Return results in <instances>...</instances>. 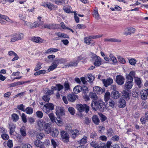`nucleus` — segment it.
I'll use <instances>...</instances> for the list:
<instances>
[{"mask_svg": "<svg viewBox=\"0 0 148 148\" xmlns=\"http://www.w3.org/2000/svg\"><path fill=\"white\" fill-rule=\"evenodd\" d=\"M67 62V60L66 58H56L53 61L51 65L49 66L48 70L49 71H52L56 69L59 64H64Z\"/></svg>", "mask_w": 148, "mask_h": 148, "instance_id": "nucleus-1", "label": "nucleus"}, {"mask_svg": "<svg viewBox=\"0 0 148 148\" xmlns=\"http://www.w3.org/2000/svg\"><path fill=\"white\" fill-rule=\"evenodd\" d=\"M41 109L44 112L48 114L50 112V110L52 111L54 109V105L51 103L47 102L42 107Z\"/></svg>", "mask_w": 148, "mask_h": 148, "instance_id": "nucleus-2", "label": "nucleus"}, {"mask_svg": "<svg viewBox=\"0 0 148 148\" xmlns=\"http://www.w3.org/2000/svg\"><path fill=\"white\" fill-rule=\"evenodd\" d=\"M76 108L80 112H82L85 111L86 113H87L89 110V107L86 104H78L76 105Z\"/></svg>", "mask_w": 148, "mask_h": 148, "instance_id": "nucleus-3", "label": "nucleus"}, {"mask_svg": "<svg viewBox=\"0 0 148 148\" xmlns=\"http://www.w3.org/2000/svg\"><path fill=\"white\" fill-rule=\"evenodd\" d=\"M91 58L94 61V64L96 66H99L101 64V59L99 56L92 53Z\"/></svg>", "mask_w": 148, "mask_h": 148, "instance_id": "nucleus-4", "label": "nucleus"}, {"mask_svg": "<svg viewBox=\"0 0 148 148\" xmlns=\"http://www.w3.org/2000/svg\"><path fill=\"white\" fill-rule=\"evenodd\" d=\"M61 140L64 143H67L69 141V136L67 132L64 130H62L60 132Z\"/></svg>", "mask_w": 148, "mask_h": 148, "instance_id": "nucleus-5", "label": "nucleus"}, {"mask_svg": "<svg viewBox=\"0 0 148 148\" xmlns=\"http://www.w3.org/2000/svg\"><path fill=\"white\" fill-rule=\"evenodd\" d=\"M101 100L99 99L92 100L91 103V107L95 110L97 111L99 110V104L102 103Z\"/></svg>", "mask_w": 148, "mask_h": 148, "instance_id": "nucleus-6", "label": "nucleus"}, {"mask_svg": "<svg viewBox=\"0 0 148 148\" xmlns=\"http://www.w3.org/2000/svg\"><path fill=\"white\" fill-rule=\"evenodd\" d=\"M60 25L55 23L45 24L44 25V27L50 29H59Z\"/></svg>", "mask_w": 148, "mask_h": 148, "instance_id": "nucleus-7", "label": "nucleus"}, {"mask_svg": "<svg viewBox=\"0 0 148 148\" xmlns=\"http://www.w3.org/2000/svg\"><path fill=\"white\" fill-rule=\"evenodd\" d=\"M116 82L119 85H122L124 83L125 78L121 75H118L116 77Z\"/></svg>", "mask_w": 148, "mask_h": 148, "instance_id": "nucleus-8", "label": "nucleus"}, {"mask_svg": "<svg viewBox=\"0 0 148 148\" xmlns=\"http://www.w3.org/2000/svg\"><path fill=\"white\" fill-rule=\"evenodd\" d=\"M68 100L70 102H73L75 101L77 99H78V96L73 94H69L67 96Z\"/></svg>", "mask_w": 148, "mask_h": 148, "instance_id": "nucleus-9", "label": "nucleus"}, {"mask_svg": "<svg viewBox=\"0 0 148 148\" xmlns=\"http://www.w3.org/2000/svg\"><path fill=\"white\" fill-rule=\"evenodd\" d=\"M141 98L143 100H145L148 96V89L142 90L140 92Z\"/></svg>", "mask_w": 148, "mask_h": 148, "instance_id": "nucleus-10", "label": "nucleus"}, {"mask_svg": "<svg viewBox=\"0 0 148 148\" xmlns=\"http://www.w3.org/2000/svg\"><path fill=\"white\" fill-rule=\"evenodd\" d=\"M102 81L106 87L111 85L113 82V80L112 79L110 78L106 80L105 79H103Z\"/></svg>", "mask_w": 148, "mask_h": 148, "instance_id": "nucleus-11", "label": "nucleus"}, {"mask_svg": "<svg viewBox=\"0 0 148 148\" xmlns=\"http://www.w3.org/2000/svg\"><path fill=\"white\" fill-rule=\"evenodd\" d=\"M51 123H45L44 126V130L46 133L49 134L51 132Z\"/></svg>", "mask_w": 148, "mask_h": 148, "instance_id": "nucleus-12", "label": "nucleus"}, {"mask_svg": "<svg viewBox=\"0 0 148 148\" xmlns=\"http://www.w3.org/2000/svg\"><path fill=\"white\" fill-rule=\"evenodd\" d=\"M37 124L39 129L40 130H44V126L45 124V123L44 122L41 120L39 119L37 121Z\"/></svg>", "mask_w": 148, "mask_h": 148, "instance_id": "nucleus-13", "label": "nucleus"}, {"mask_svg": "<svg viewBox=\"0 0 148 148\" xmlns=\"http://www.w3.org/2000/svg\"><path fill=\"white\" fill-rule=\"evenodd\" d=\"M112 97L114 99H117L119 98L120 94L119 92L114 89L113 91L111 93Z\"/></svg>", "mask_w": 148, "mask_h": 148, "instance_id": "nucleus-14", "label": "nucleus"}, {"mask_svg": "<svg viewBox=\"0 0 148 148\" xmlns=\"http://www.w3.org/2000/svg\"><path fill=\"white\" fill-rule=\"evenodd\" d=\"M79 134V131L77 129H75L71 131V135L72 138L75 139Z\"/></svg>", "mask_w": 148, "mask_h": 148, "instance_id": "nucleus-15", "label": "nucleus"}, {"mask_svg": "<svg viewBox=\"0 0 148 148\" xmlns=\"http://www.w3.org/2000/svg\"><path fill=\"white\" fill-rule=\"evenodd\" d=\"M59 133V132L58 130L56 128L53 129L51 131L50 133L51 136L54 137H57Z\"/></svg>", "mask_w": 148, "mask_h": 148, "instance_id": "nucleus-16", "label": "nucleus"}, {"mask_svg": "<svg viewBox=\"0 0 148 148\" xmlns=\"http://www.w3.org/2000/svg\"><path fill=\"white\" fill-rule=\"evenodd\" d=\"M101 104L99 105V108L98 110L101 112H104L107 109V106L106 105H105V103L101 101Z\"/></svg>", "mask_w": 148, "mask_h": 148, "instance_id": "nucleus-17", "label": "nucleus"}, {"mask_svg": "<svg viewBox=\"0 0 148 148\" xmlns=\"http://www.w3.org/2000/svg\"><path fill=\"white\" fill-rule=\"evenodd\" d=\"M65 111L63 108H60L56 111V114L57 116L60 117L65 115Z\"/></svg>", "mask_w": 148, "mask_h": 148, "instance_id": "nucleus-18", "label": "nucleus"}, {"mask_svg": "<svg viewBox=\"0 0 148 148\" xmlns=\"http://www.w3.org/2000/svg\"><path fill=\"white\" fill-rule=\"evenodd\" d=\"M32 40L36 43H41L43 42L44 40L38 37H33L32 38Z\"/></svg>", "mask_w": 148, "mask_h": 148, "instance_id": "nucleus-19", "label": "nucleus"}, {"mask_svg": "<svg viewBox=\"0 0 148 148\" xmlns=\"http://www.w3.org/2000/svg\"><path fill=\"white\" fill-rule=\"evenodd\" d=\"M8 55L10 56H14V57L12 58V61H14L15 60H18V59L19 57L17 54L12 51H9Z\"/></svg>", "mask_w": 148, "mask_h": 148, "instance_id": "nucleus-20", "label": "nucleus"}, {"mask_svg": "<svg viewBox=\"0 0 148 148\" xmlns=\"http://www.w3.org/2000/svg\"><path fill=\"white\" fill-rule=\"evenodd\" d=\"M129 92L126 90H124L122 93V97L126 100H128L130 99Z\"/></svg>", "mask_w": 148, "mask_h": 148, "instance_id": "nucleus-21", "label": "nucleus"}, {"mask_svg": "<svg viewBox=\"0 0 148 148\" xmlns=\"http://www.w3.org/2000/svg\"><path fill=\"white\" fill-rule=\"evenodd\" d=\"M9 127L10 129V134L12 135L15 131V129L16 128L15 125L12 123L9 124Z\"/></svg>", "mask_w": 148, "mask_h": 148, "instance_id": "nucleus-22", "label": "nucleus"}, {"mask_svg": "<svg viewBox=\"0 0 148 148\" xmlns=\"http://www.w3.org/2000/svg\"><path fill=\"white\" fill-rule=\"evenodd\" d=\"M106 103V106L108 108V107H110L112 108H114L115 104V102L112 99H110L109 101H108L107 102H105Z\"/></svg>", "mask_w": 148, "mask_h": 148, "instance_id": "nucleus-23", "label": "nucleus"}, {"mask_svg": "<svg viewBox=\"0 0 148 148\" xmlns=\"http://www.w3.org/2000/svg\"><path fill=\"white\" fill-rule=\"evenodd\" d=\"M126 105L125 101L123 98H120L119 100V107L120 108L124 107Z\"/></svg>", "mask_w": 148, "mask_h": 148, "instance_id": "nucleus-24", "label": "nucleus"}, {"mask_svg": "<svg viewBox=\"0 0 148 148\" xmlns=\"http://www.w3.org/2000/svg\"><path fill=\"white\" fill-rule=\"evenodd\" d=\"M92 121L95 125H98L100 123V120L98 116L95 115L92 118Z\"/></svg>", "mask_w": 148, "mask_h": 148, "instance_id": "nucleus-25", "label": "nucleus"}, {"mask_svg": "<svg viewBox=\"0 0 148 148\" xmlns=\"http://www.w3.org/2000/svg\"><path fill=\"white\" fill-rule=\"evenodd\" d=\"M50 10H55L57 8V6L50 3H48L47 7Z\"/></svg>", "mask_w": 148, "mask_h": 148, "instance_id": "nucleus-26", "label": "nucleus"}, {"mask_svg": "<svg viewBox=\"0 0 148 148\" xmlns=\"http://www.w3.org/2000/svg\"><path fill=\"white\" fill-rule=\"evenodd\" d=\"M82 90V86H75L73 89V91L75 94H77L80 92Z\"/></svg>", "mask_w": 148, "mask_h": 148, "instance_id": "nucleus-27", "label": "nucleus"}, {"mask_svg": "<svg viewBox=\"0 0 148 148\" xmlns=\"http://www.w3.org/2000/svg\"><path fill=\"white\" fill-rule=\"evenodd\" d=\"M103 89L100 87L96 86L93 88L94 92L98 94H100L103 92Z\"/></svg>", "mask_w": 148, "mask_h": 148, "instance_id": "nucleus-28", "label": "nucleus"}, {"mask_svg": "<svg viewBox=\"0 0 148 148\" xmlns=\"http://www.w3.org/2000/svg\"><path fill=\"white\" fill-rule=\"evenodd\" d=\"M59 49L57 48H50L45 51V53L47 54L51 53H55L59 51Z\"/></svg>", "mask_w": 148, "mask_h": 148, "instance_id": "nucleus-29", "label": "nucleus"}, {"mask_svg": "<svg viewBox=\"0 0 148 148\" xmlns=\"http://www.w3.org/2000/svg\"><path fill=\"white\" fill-rule=\"evenodd\" d=\"M11 118L13 121L14 122L18 121L19 118L18 115L16 113L12 114L11 115Z\"/></svg>", "mask_w": 148, "mask_h": 148, "instance_id": "nucleus-30", "label": "nucleus"}, {"mask_svg": "<svg viewBox=\"0 0 148 148\" xmlns=\"http://www.w3.org/2000/svg\"><path fill=\"white\" fill-rule=\"evenodd\" d=\"M104 41L107 42H121V40L114 38H106L104 39Z\"/></svg>", "mask_w": 148, "mask_h": 148, "instance_id": "nucleus-31", "label": "nucleus"}, {"mask_svg": "<svg viewBox=\"0 0 148 148\" xmlns=\"http://www.w3.org/2000/svg\"><path fill=\"white\" fill-rule=\"evenodd\" d=\"M48 116L49 117L51 121L53 123H54L56 122V117L54 114L52 112L51 113L48 114Z\"/></svg>", "mask_w": 148, "mask_h": 148, "instance_id": "nucleus-32", "label": "nucleus"}, {"mask_svg": "<svg viewBox=\"0 0 148 148\" xmlns=\"http://www.w3.org/2000/svg\"><path fill=\"white\" fill-rule=\"evenodd\" d=\"M71 7L69 5H66L64 6L63 7V10L65 12L67 13H72L71 10Z\"/></svg>", "mask_w": 148, "mask_h": 148, "instance_id": "nucleus-33", "label": "nucleus"}, {"mask_svg": "<svg viewBox=\"0 0 148 148\" xmlns=\"http://www.w3.org/2000/svg\"><path fill=\"white\" fill-rule=\"evenodd\" d=\"M135 72L134 71H131L130 72V88H131V87L132 86V85H133V84L131 82L132 81H133V79L135 77H135Z\"/></svg>", "mask_w": 148, "mask_h": 148, "instance_id": "nucleus-34", "label": "nucleus"}, {"mask_svg": "<svg viewBox=\"0 0 148 148\" xmlns=\"http://www.w3.org/2000/svg\"><path fill=\"white\" fill-rule=\"evenodd\" d=\"M87 137L86 136H84L80 140L79 144L81 145L85 144L87 143Z\"/></svg>", "mask_w": 148, "mask_h": 148, "instance_id": "nucleus-35", "label": "nucleus"}, {"mask_svg": "<svg viewBox=\"0 0 148 148\" xmlns=\"http://www.w3.org/2000/svg\"><path fill=\"white\" fill-rule=\"evenodd\" d=\"M25 110L26 113L29 114H32L33 112V109L31 107H27Z\"/></svg>", "mask_w": 148, "mask_h": 148, "instance_id": "nucleus-36", "label": "nucleus"}, {"mask_svg": "<svg viewBox=\"0 0 148 148\" xmlns=\"http://www.w3.org/2000/svg\"><path fill=\"white\" fill-rule=\"evenodd\" d=\"M134 80L138 86L139 87H140L142 86V84L140 78L138 77H135Z\"/></svg>", "mask_w": 148, "mask_h": 148, "instance_id": "nucleus-37", "label": "nucleus"}, {"mask_svg": "<svg viewBox=\"0 0 148 148\" xmlns=\"http://www.w3.org/2000/svg\"><path fill=\"white\" fill-rule=\"evenodd\" d=\"M96 93L90 92L89 93V96L93 100L98 99V97L96 94Z\"/></svg>", "mask_w": 148, "mask_h": 148, "instance_id": "nucleus-38", "label": "nucleus"}, {"mask_svg": "<svg viewBox=\"0 0 148 148\" xmlns=\"http://www.w3.org/2000/svg\"><path fill=\"white\" fill-rule=\"evenodd\" d=\"M78 62L77 61L75 62H71L69 63L68 64L66 65V67H69L72 66H76L78 64Z\"/></svg>", "mask_w": 148, "mask_h": 148, "instance_id": "nucleus-39", "label": "nucleus"}, {"mask_svg": "<svg viewBox=\"0 0 148 148\" xmlns=\"http://www.w3.org/2000/svg\"><path fill=\"white\" fill-rule=\"evenodd\" d=\"M110 93L109 92H107L104 95V100L105 102H107L108 101L111 99H110Z\"/></svg>", "mask_w": 148, "mask_h": 148, "instance_id": "nucleus-40", "label": "nucleus"}, {"mask_svg": "<svg viewBox=\"0 0 148 148\" xmlns=\"http://www.w3.org/2000/svg\"><path fill=\"white\" fill-rule=\"evenodd\" d=\"M109 57L110 58V59L114 64L116 63L117 62V59L112 54H110Z\"/></svg>", "mask_w": 148, "mask_h": 148, "instance_id": "nucleus-41", "label": "nucleus"}, {"mask_svg": "<svg viewBox=\"0 0 148 148\" xmlns=\"http://www.w3.org/2000/svg\"><path fill=\"white\" fill-rule=\"evenodd\" d=\"M1 137L2 138L5 140H8L9 139V135L6 133H2L1 134Z\"/></svg>", "mask_w": 148, "mask_h": 148, "instance_id": "nucleus-42", "label": "nucleus"}, {"mask_svg": "<svg viewBox=\"0 0 148 148\" xmlns=\"http://www.w3.org/2000/svg\"><path fill=\"white\" fill-rule=\"evenodd\" d=\"M34 145L37 147H41L42 144V143L39 140L37 139L35 140L34 142Z\"/></svg>", "mask_w": 148, "mask_h": 148, "instance_id": "nucleus-43", "label": "nucleus"}, {"mask_svg": "<svg viewBox=\"0 0 148 148\" xmlns=\"http://www.w3.org/2000/svg\"><path fill=\"white\" fill-rule=\"evenodd\" d=\"M90 137L91 138L95 140H96L98 138L97 134L95 132H93L91 133Z\"/></svg>", "mask_w": 148, "mask_h": 148, "instance_id": "nucleus-44", "label": "nucleus"}, {"mask_svg": "<svg viewBox=\"0 0 148 148\" xmlns=\"http://www.w3.org/2000/svg\"><path fill=\"white\" fill-rule=\"evenodd\" d=\"M50 97L49 96L45 95H44L42 97V100L46 102H49L50 99Z\"/></svg>", "mask_w": 148, "mask_h": 148, "instance_id": "nucleus-45", "label": "nucleus"}, {"mask_svg": "<svg viewBox=\"0 0 148 148\" xmlns=\"http://www.w3.org/2000/svg\"><path fill=\"white\" fill-rule=\"evenodd\" d=\"M93 16L95 18L98 20L99 18V15L98 12L97 10H94L93 14Z\"/></svg>", "mask_w": 148, "mask_h": 148, "instance_id": "nucleus-46", "label": "nucleus"}, {"mask_svg": "<svg viewBox=\"0 0 148 148\" xmlns=\"http://www.w3.org/2000/svg\"><path fill=\"white\" fill-rule=\"evenodd\" d=\"M82 90L81 91H82L83 93L84 94H86L87 93H88V87L85 86H84L82 87Z\"/></svg>", "mask_w": 148, "mask_h": 148, "instance_id": "nucleus-47", "label": "nucleus"}, {"mask_svg": "<svg viewBox=\"0 0 148 148\" xmlns=\"http://www.w3.org/2000/svg\"><path fill=\"white\" fill-rule=\"evenodd\" d=\"M114 132L112 129L110 128L107 130L106 134L108 136H111L113 135Z\"/></svg>", "mask_w": 148, "mask_h": 148, "instance_id": "nucleus-48", "label": "nucleus"}, {"mask_svg": "<svg viewBox=\"0 0 148 148\" xmlns=\"http://www.w3.org/2000/svg\"><path fill=\"white\" fill-rule=\"evenodd\" d=\"M36 116L39 118L41 119L43 116V114L42 112L39 110H38L36 112Z\"/></svg>", "mask_w": 148, "mask_h": 148, "instance_id": "nucleus-49", "label": "nucleus"}, {"mask_svg": "<svg viewBox=\"0 0 148 148\" xmlns=\"http://www.w3.org/2000/svg\"><path fill=\"white\" fill-rule=\"evenodd\" d=\"M25 106L23 104L18 105L17 106V109H18L24 112L25 111Z\"/></svg>", "mask_w": 148, "mask_h": 148, "instance_id": "nucleus-50", "label": "nucleus"}, {"mask_svg": "<svg viewBox=\"0 0 148 148\" xmlns=\"http://www.w3.org/2000/svg\"><path fill=\"white\" fill-rule=\"evenodd\" d=\"M56 123L58 125L61 126L62 125V121H61V119H60V117H58L56 119Z\"/></svg>", "mask_w": 148, "mask_h": 148, "instance_id": "nucleus-51", "label": "nucleus"}, {"mask_svg": "<svg viewBox=\"0 0 148 148\" xmlns=\"http://www.w3.org/2000/svg\"><path fill=\"white\" fill-rule=\"evenodd\" d=\"M64 86L65 90H66L70 89V86L68 81H65L64 83Z\"/></svg>", "mask_w": 148, "mask_h": 148, "instance_id": "nucleus-52", "label": "nucleus"}, {"mask_svg": "<svg viewBox=\"0 0 148 148\" xmlns=\"http://www.w3.org/2000/svg\"><path fill=\"white\" fill-rule=\"evenodd\" d=\"M124 90H126L127 91H130V81L125 83V85Z\"/></svg>", "mask_w": 148, "mask_h": 148, "instance_id": "nucleus-53", "label": "nucleus"}, {"mask_svg": "<svg viewBox=\"0 0 148 148\" xmlns=\"http://www.w3.org/2000/svg\"><path fill=\"white\" fill-rule=\"evenodd\" d=\"M137 61L134 58H131L130 59V65L133 66H135L136 64Z\"/></svg>", "mask_w": 148, "mask_h": 148, "instance_id": "nucleus-54", "label": "nucleus"}, {"mask_svg": "<svg viewBox=\"0 0 148 148\" xmlns=\"http://www.w3.org/2000/svg\"><path fill=\"white\" fill-rule=\"evenodd\" d=\"M21 118L23 123H26L27 122V120L26 116L24 113H23L22 114Z\"/></svg>", "mask_w": 148, "mask_h": 148, "instance_id": "nucleus-55", "label": "nucleus"}, {"mask_svg": "<svg viewBox=\"0 0 148 148\" xmlns=\"http://www.w3.org/2000/svg\"><path fill=\"white\" fill-rule=\"evenodd\" d=\"M77 27L79 29H84L86 27V25L83 24H78Z\"/></svg>", "mask_w": 148, "mask_h": 148, "instance_id": "nucleus-56", "label": "nucleus"}, {"mask_svg": "<svg viewBox=\"0 0 148 148\" xmlns=\"http://www.w3.org/2000/svg\"><path fill=\"white\" fill-rule=\"evenodd\" d=\"M92 40L89 37H86L85 38V42L87 44H90L91 43Z\"/></svg>", "mask_w": 148, "mask_h": 148, "instance_id": "nucleus-57", "label": "nucleus"}, {"mask_svg": "<svg viewBox=\"0 0 148 148\" xmlns=\"http://www.w3.org/2000/svg\"><path fill=\"white\" fill-rule=\"evenodd\" d=\"M68 111L72 115H73L75 113V110L72 107H70L68 108Z\"/></svg>", "mask_w": 148, "mask_h": 148, "instance_id": "nucleus-58", "label": "nucleus"}, {"mask_svg": "<svg viewBox=\"0 0 148 148\" xmlns=\"http://www.w3.org/2000/svg\"><path fill=\"white\" fill-rule=\"evenodd\" d=\"M56 86L57 87V90L58 91H60L63 88V86L62 85L60 84H57L56 85Z\"/></svg>", "mask_w": 148, "mask_h": 148, "instance_id": "nucleus-59", "label": "nucleus"}, {"mask_svg": "<svg viewBox=\"0 0 148 148\" xmlns=\"http://www.w3.org/2000/svg\"><path fill=\"white\" fill-rule=\"evenodd\" d=\"M7 145L9 148H11L13 147L12 141L11 140H9L8 141Z\"/></svg>", "mask_w": 148, "mask_h": 148, "instance_id": "nucleus-60", "label": "nucleus"}, {"mask_svg": "<svg viewBox=\"0 0 148 148\" xmlns=\"http://www.w3.org/2000/svg\"><path fill=\"white\" fill-rule=\"evenodd\" d=\"M45 136V135L42 133H40L37 135V139H42L43 137Z\"/></svg>", "mask_w": 148, "mask_h": 148, "instance_id": "nucleus-61", "label": "nucleus"}, {"mask_svg": "<svg viewBox=\"0 0 148 148\" xmlns=\"http://www.w3.org/2000/svg\"><path fill=\"white\" fill-rule=\"evenodd\" d=\"M91 121V120L90 119H89L88 117H85V123L87 125H89Z\"/></svg>", "mask_w": 148, "mask_h": 148, "instance_id": "nucleus-62", "label": "nucleus"}, {"mask_svg": "<svg viewBox=\"0 0 148 148\" xmlns=\"http://www.w3.org/2000/svg\"><path fill=\"white\" fill-rule=\"evenodd\" d=\"M46 95L50 96V95L53 94L54 92H53V91H52L51 90L48 89L47 90H46Z\"/></svg>", "mask_w": 148, "mask_h": 148, "instance_id": "nucleus-63", "label": "nucleus"}, {"mask_svg": "<svg viewBox=\"0 0 148 148\" xmlns=\"http://www.w3.org/2000/svg\"><path fill=\"white\" fill-rule=\"evenodd\" d=\"M51 145L53 147V148H56L57 143L56 141L53 139H52L51 140Z\"/></svg>", "mask_w": 148, "mask_h": 148, "instance_id": "nucleus-64", "label": "nucleus"}]
</instances>
